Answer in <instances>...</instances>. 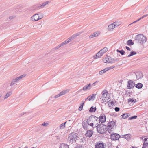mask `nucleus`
I'll use <instances>...</instances> for the list:
<instances>
[{
	"label": "nucleus",
	"mask_w": 148,
	"mask_h": 148,
	"mask_svg": "<svg viewBox=\"0 0 148 148\" xmlns=\"http://www.w3.org/2000/svg\"><path fill=\"white\" fill-rule=\"evenodd\" d=\"M135 41L136 42L143 45L147 41V37L142 34H139L136 35L134 38Z\"/></svg>",
	"instance_id": "nucleus-1"
},
{
	"label": "nucleus",
	"mask_w": 148,
	"mask_h": 148,
	"mask_svg": "<svg viewBox=\"0 0 148 148\" xmlns=\"http://www.w3.org/2000/svg\"><path fill=\"white\" fill-rule=\"evenodd\" d=\"M96 125H97L94 126V127H96L97 132L100 134H103L106 132L107 128L106 125L98 123H97Z\"/></svg>",
	"instance_id": "nucleus-2"
},
{
	"label": "nucleus",
	"mask_w": 148,
	"mask_h": 148,
	"mask_svg": "<svg viewBox=\"0 0 148 148\" xmlns=\"http://www.w3.org/2000/svg\"><path fill=\"white\" fill-rule=\"evenodd\" d=\"M78 134L76 133L73 132L69 134L68 140L70 143H72L76 142V140L79 139Z\"/></svg>",
	"instance_id": "nucleus-3"
},
{
	"label": "nucleus",
	"mask_w": 148,
	"mask_h": 148,
	"mask_svg": "<svg viewBox=\"0 0 148 148\" xmlns=\"http://www.w3.org/2000/svg\"><path fill=\"white\" fill-rule=\"evenodd\" d=\"M119 59L118 58H112L110 56H108L105 58L103 61L105 63H113L119 61Z\"/></svg>",
	"instance_id": "nucleus-4"
},
{
	"label": "nucleus",
	"mask_w": 148,
	"mask_h": 148,
	"mask_svg": "<svg viewBox=\"0 0 148 148\" xmlns=\"http://www.w3.org/2000/svg\"><path fill=\"white\" fill-rule=\"evenodd\" d=\"M120 137L119 134L116 133H113L110 135V138L112 140H118Z\"/></svg>",
	"instance_id": "nucleus-5"
},
{
	"label": "nucleus",
	"mask_w": 148,
	"mask_h": 148,
	"mask_svg": "<svg viewBox=\"0 0 148 148\" xmlns=\"http://www.w3.org/2000/svg\"><path fill=\"white\" fill-rule=\"evenodd\" d=\"M135 86V83L133 81L130 80L128 81V83L127 85L128 89H130L133 88Z\"/></svg>",
	"instance_id": "nucleus-6"
},
{
	"label": "nucleus",
	"mask_w": 148,
	"mask_h": 148,
	"mask_svg": "<svg viewBox=\"0 0 148 148\" xmlns=\"http://www.w3.org/2000/svg\"><path fill=\"white\" fill-rule=\"evenodd\" d=\"M82 32H80L78 33H77L75 34H74L71 36V37H70L68 39L70 42V41L73 40L75 38H76L77 36L81 34L82 33Z\"/></svg>",
	"instance_id": "nucleus-7"
},
{
	"label": "nucleus",
	"mask_w": 148,
	"mask_h": 148,
	"mask_svg": "<svg viewBox=\"0 0 148 148\" xmlns=\"http://www.w3.org/2000/svg\"><path fill=\"white\" fill-rule=\"evenodd\" d=\"M99 123H100V122L103 123L106 122V117L104 114H101L99 118Z\"/></svg>",
	"instance_id": "nucleus-8"
},
{
	"label": "nucleus",
	"mask_w": 148,
	"mask_h": 148,
	"mask_svg": "<svg viewBox=\"0 0 148 148\" xmlns=\"http://www.w3.org/2000/svg\"><path fill=\"white\" fill-rule=\"evenodd\" d=\"M93 134V131L91 130H88L86 131L85 136L86 137L90 138L92 137Z\"/></svg>",
	"instance_id": "nucleus-9"
},
{
	"label": "nucleus",
	"mask_w": 148,
	"mask_h": 148,
	"mask_svg": "<svg viewBox=\"0 0 148 148\" xmlns=\"http://www.w3.org/2000/svg\"><path fill=\"white\" fill-rule=\"evenodd\" d=\"M96 118L95 116L92 115L87 119V122L88 123H89L90 122H93V121H95V119Z\"/></svg>",
	"instance_id": "nucleus-10"
},
{
	"label": "nucleus",
	"mask_w": 148,
	"mask_h": 148,
	"mask_svg": "<svg viewBox=\"0 0 148 148\" xmlns=\"http://www.w3.org/2000/svg\"><path fill=\"white\" fill-rule=\"evenodd\" d=\"M116 23L115 22L109 25L108 26V29L109 30L112 31L115 27H116L117 26L116 25Z\"/></svg>",
	"instance_id": "nucleus-11"
},
{
	"label": "nucleus",
	"mask_w": 148,
	"mask_h": 148,
	"mask_svg": "<svg viewBox=\"0 0 148 148\" xmlns=\"http://www.w3.org/2000/svg\"><path fill=\"white\" fill-rule=\"evenodd\" d=\"M95 148H105L104 144L103 142H98L95 145Z\"/></svg>",
	"instance_id": "nucleus-12"
},
{
	"label": "nucleus",
	"mask_w": 148,
	"mask_h": 148,
	"mask_svg": "<svg viewBox=\"0 0 148 148\" xmlns=\"http://www.w3.org/2000/svg\"><path fill=\"white\" fill-rule=\"evenodd\" d=\"M92 85L90 83L85 85L83 88L82 90L84 91H87L90 90L91 88Z\"/></svg>",
	"instance_id": "nucleus-13"
},
{
	"label": "nucleus",
	"mask_w": 148,
	"mask_h": 148,
	"mask_svg": "<svg viewBox=\"0 0 148 148\" xmlns=\"http://www.w3.org/2000/svg\"><path fill=\"white\" fill-rule=\"evenodd\" d=\"M100 34V33L99 32H96L92 34L91 35H90L89 37V38H91L94 37H97L99 36Z\"/></svg>",
	"instance_id": "nucleus-14"
},
{
	"label": "nucleus",
	"mask_w": 148,
	"mask_h": 148,
	"mask_svg": "<svg viewBox=\"0 0 148 148\" xmlns=\"http://www.w3.org/2000/svg\"><path fill=\"white\" fill-rule=\"evenodd\" d=\"M67 92V90H63L61 92H60L58 94L56 95L54 97L55 98H58L59 97H60V96L65 94Z\"/></svg>",
	"instance_id": "nucleus-15"
},
{
	"label": "nucleus",
	"mask_w": 148,
	"mask_h": 148,
	"mask_svg": "<svg viewBox=\"0 0 148 148\" xmlns=\"http://www.w3.org/2000/svg\"><path fill=\"white\" fill-rule=\"evenodd\" d=\"M31 19L33 21H37L39 20V18L38 17V15L37 13L34 14L31 17Z\"/></svg>",
	"instance_id": "nucleus-16"
},
{
	"label": "nucleus",
	"mask_w": 148,
	"mask_h": 148,
	"mask_svg": "<svg viewBox=\"0 0 148 148\" xmlns=\"http://www.w3.org/2000/svg\"><path fill=\"white\" fill-rule=\"evenodd\" d=\"M136 75L138 79L141 78L143 77V74L141 72L138 71L136 72Z\"/></svg>",
	"instance_id": "nucleus-17"
},
{
	"label": "nucleus",
	"mask_w": 148,
	"mask_h": 148,
	"mask_svg": "<svg viewBox=\"0 0 148 148\" xmlns=\"http://www.w3.org/2000/svg\"><path fill=\"white\" fill-rule=\"evenodd\" d=\"M49 3V2L48 1H47L43 3L41 5H40L38 6L37 7V8L38 9H41L43 8L45 6L47 5Z\"/></svg>",
	"instance_id": "nucleus-18"
},
{
	"label": "nucleus",
	"mask_w": 148,
	"mask_h": 148,
	"mask_svg": "<svg viewBox=\"0 0 148 148\" xmlns=\"http://www.w3.org/2000/svg\"><path fill=\"white\" fill-rule=\"evenodd\" d=\"M59 148H69V147L66 144L62 143L60 144Z\"/></svg>",
	"instance_id": "nucleus-19"
},
{
	"label": "nucleus",
	"mask_w": 148,
	"mask_h": 148,
	"mask_svg": "<svg viewBox=\"0 0 148 148\" xmlns=\"http://www.w3.org/2000/svg\"><path fill=\"white\" fill-rule=\"evenodd\" d=\"M108 91L106 89H104L102 92V97L103 98H106Z\"/></svg>",
	"instance_id": "nucleus-20"
},
{
	"label": "nucleus",
	"mask_w": 148,
	"mask_h": 148,
	"mask_svg": "<svg viewBox=\"0 0 148 148\" xmlns=\"http://www.w3.org/2000/svg\"><path fill=\"white\" fill-rule=\"evenodd\" d=\"M26 76L25 74H23L22 75H20V76L14 79L17 82L20 79L22 78H23L25 77Z\"/></svg>",
	"instance_id": "nucleus-21"
},
{
	"label": "nucleus",
	"mask_w": 148,
	"mask_h": 148,
	"mask_svg": "<svg viewBox=\"0 0 148 148\" xmlns=\"http://www.w3.org/2000/svg\"><path fill=\"white\" fill-rule=\"evenodd\" d=\"M102 55V53L99 51L96 54V56L94 57V58L96 59L100 58Z\"/></svg>",
	"instance_id": "nucleus-22"
},
{
	"label": "nucleus",
	"mask_w": 148,
	"mask_h": 148,
	"mask_svg": "<svg viewBox=\"0 0 148 148\" xmlns=\"http://www.w3.org/2000/svg\"><path fill=\"white\" fill-rule=\"evenodd\" d=\"M124 138L127 140H129L131 138V135L130 134H127L124 135Z\"/></svg>",
	"instance_id": "nucleus-23"
},
{
	"label": "nucleus",
	"mask_w": 148,
	"mask_h": 148,
	"mask_svg": "<svg viewBox=\"0 0 148 148\" xmlns=\"http://www.w3.org/2000/svg\"><path fill=\"white\" fill-rule=\"evenodd\" d=\"M143 86V84L140 83H138L137 84H136V85L135 84V86L136 88L138 89H141L142 88V87Z\"/></svg>",
	"instance_id": "nucleus-24"
},
{
	"label": "nucleus",
	"mask_w": 148,
	"mask_h": 148,
	"mask_svg": "<svg viewBox=\"0 0 148 148\" xmlns=\"http://www.w3.org/2000/svg\"><path fill=\"white\" fill-rule=\"evenodd\" d=\"M83 127L84 129L86 130H87L88 129V123H86L85 122H84L82 123Z\"/></svg>",
	"instance_id": "nucleus-25"
},
{
	"label": "nucleus",
	"mask_w": 148,
	"mask_h": 148,
	"mask_svg": "<svg viewBox=\"0 0 148 148\" xmlns=\"http://www.w3.org/2000/svg\"><path fill=\"white\" fill-rule=\"evenodd\" d=\"M12 91H9L7 92L6 95L4 97V99H7L12 94Z\"/></svg>",
	"instance_id": "nucleus-26"
},
{
	"label": "nucleus",
	"mask_w": 148,
	"mask_h": 148,
	"mask_svg": "<svg viewBox=\"0 0 148 148\" xmlns=\"http://www.w3.org/2000/svg\"><path fill=\"white\" fill-rule=\"evenodd\" d=\"M130 116V114L129 113H125L121 115L122 118L123 119H125L127 118V117Z\"/></svg>",
	"instance_id": "nucleus-27"
},
{
	"label": "nucleus",
	"mask_w": 148,
	"mask_h": 148,
	"mask_svg": "<svg viewBox=\"0 0 148 148\" xmlns=\"http://www.w3.org/2000/svg\"><path fill=\"white\" fill-rule=\"evenodd\" d=\"M108 51V48L106 47H104L102 49L100 50V51L102 53L103 55L105 52Z\"/></svg>",
	"instance_id": "nucleus-28"
},
{
	"label": "nucleus",
	"mask_w": 148,
	"mask_h": 148,
	"mask_svg": "<svg viewBox=\"0 0 148 148\" xmlns=\"http://www.w3.org/2000/svg\"><path fill=\"white\" fill-rule=\"evenodd\" d=\"M127 44L128 45L132 46L134 45V43L131 39H130L127 42Z\"/></svg>",
	"instance_id": "nucleus-29"
},
{
	"label": "nucleus",
	"mask_w": 148,
	"mask_h": 148,
	"mask_svg": "<svg viewBox=\"0 0 148 148\" xmlns=\"http://www.w3.org/2000/svg\"><path fill=\"white\" fill-rule=\"evenodd\" d=\"M96 110V107H93V106H92L90 107L89 110L90 112H95Z\"/></svg>",
	"instance_id": "nucleus-30"
},
{
	"label": "nucleus",
	"mask_w": 148,
	"mask_h": 148,
	"mask_svg": "<svg viewBox=\"0 0 148 148\" xmlns=\"http://www.w3.org/2000/svg\"><path fill=\"white\" fill-rule=\"evenodd\" d=\"M37 14H38V17L39 18V20L42 19L44 16L43 14L40 12L37 13Z\"/></svg>",
	"instance_id": "nucleus-31"
},
{
	"label": "nucleus",
	"mask_w": 148,
	"mask_h": 148,
	"mask_svg": "<svg viewBox=\"0 0 148 148\" xmlns=\"http://www.w3.org/2000/svg\"><path fill=\"white\" fill-rule=\"evenodd\" d=\"M67 123V121L62 123L60 125V129H63L65 127V124Z\"/></svg>",
	"instance_id": "nucleus-32"
},
{
	"label": "nucleus",
	"mask_w": 148,
	"mask_h": 148,
	"mask_svg": "<svg viewBox=\"0 0 148 148\" xmlns=\"http://www.w3.org/2000/svg\"><path fill=\"white\" fill-rule=\"evenodd\" d=\"M107 71L106 68L103 70L100 71H99V73L100 75H101Z\"/></svg>",
	"instance_id": "nucleus-33"
},
{
	"label": "nucleus",
	"mask_w": 148,
	"mask_h": 148,
	"mask_svg": "<svg viewBox=\"0 0 148 148\" xmlns=\"http://www.w3.org/2000/svg\"><path fill=\"white\" fill-rule=\"evenodd\" d=\"M96 94H92V95H90L88 96V100L89 101H90L92 99L95 98V96H96Z\"/></svg>",
	"instance_id": "nucleus-34"
},
{
	"label": "nucleus",
	"mask_w": 148,
	"mask_h": 148,
	"mask_svg": "<svg viewBox=\"0 0 148 148\" xmlns=\"http://www.w3.org/2000/svg\"><path fill=\"white\" fill-rule=\"evenodd\" d=\"M83 103L80 104V106L78 108V110L79 111H81L82 110L83 106L85 103V102L83 101Z\"/></svg>",
	"instance_id": "nucleus-35"
},
{
	"label": "nucleus",
	"mask_w": 148,
	"mask_h": 148,
	"mask_svg": "<svg viewBox=\"0 0 148 148\" xmlns=\"http://www.w3.org/2000/svg\"><path fill=\"white\" fill-rule=\"evenodd\" d=\"M136 53L135 51H133L130 52V53L128 55L127 57H130L133 55H136Z\"/></svg>",
	"instance_id": "nucleus-36"
},
{
	"label": "nucleus",
	"mask_w": 148,
	"mask_h": 148,
	"mask_svg": "<svg viewBox=\"0 0 148 148\" xmlns=\"http://www.w3.org/2000/svg\"><path fill=\"white\" fill-rule=\"evenodd\" d=\"M17 83V82L14 79H13L11 82L10 86H12L14 84Z\"/></svg>",
	"instance_id": "nucleus-37"
},
{
	"label": "nucleus",
	"mask_w": 148,
	"mask_h": 148,
	"mask_svg": "<svg viewBox=\"0 0 148 148\" xmlns=\"http://www.w3.org/2000/svg\"><path fill=\"white\" fill-rule=\"evenodd\" d=\"M110 122L112 125V128H113L114 126L115 127H116V123L114 121H112Z\"/></svg>",
	"instance_id": "nucleus-38"
},
{
	"label": "nucleus",
	"mask_w": 148,
	"mask_h": 148,
	"mask_svg": "<svg viewBox=\"0 0 148 148\" xmlns=\"http://www.w3.org/2000/svg\"><path fill=\"white\" fill-rule=\"evenodd\" d=\"M128 101L129 103L131 102L132 103L134 102L135 103L136 102V99H132L131 98H129L128 99Z\"/></svg>",
	"instance_id": "nucleus-39"
},
{
	"label": "nucleus",
	"mask_w": 148,
	"mask_h": 148,
	"mask_svg": "<svg viewBox=\"0 0 148 148\" xmlns=\"http://www.w3.org/2000/svg\"><path fill=\"white\" fill-rule=\"evenodd\" d=\"M137 116L136 115H135L133 116H132L131 117L129 118L128 119L129 120H132L134 119H136L137 118Z\"/></svg>",
	"instance_id": "nucleus-40"
},
{
	"label": "nucleus",
	"mask_w": 148,
	"mask_h": 148,
	"mask_svg": "<svg viewBox=\"0 0 148 148\" xmlns=\"http://www.w3.org/2000/svg\"><path fill=\"white\" fill-rule=\"evenodd\" d=\"M142 148H148V143L143 144Z\"/></svg>",
	"instance_id": "nucleus-41"
},
{
	"label": "nucleus",
	"mask_w": 148,
	"mask_h": 148,
	"mask_svg": "<svg viewBox=\"0 0 148 148\" xmlns=\"http://www.w3.org/2000/svg\"><path fill=\"white\" fill-rule=\"evenodd\" d=\"M115 67V66H110L106 68L107 71H108L109 70L111 69H113Z\"/></svg>",
	"instance_id": "nucleus-42"
},
{
	"label": "nucleus",
	"mask_w": 148,
	"mask_h": 148,
	"mask_svg": "<svg viewBox=\"0 0 148 148\" xmlns=\"http://www.w3.org/2000/svg\"><path fill=\"white\" fill-rule=\"evenodd\" d=\"M120 53L122 55H124L125 53V51L123 50H120Z\"/></svg>",
	"instance_id": "nucleus-43"
},
{
	"label": "nucleus",
	"mask_w": 148,
	"mask_h": 148,
	"mask_svg": "<svg viewBox=\"0 0 148 148\" xmlns=\"http://www.w3.org/2000/svg\"><path fill=\"white\" fill-rule=\"evenodd\" d=\"M49 125V123L46 122H44L41 125L43 126H47Z\"/></svg>",
	"instance_id": "nucleus-44"
},
{
	"label": "nucleus",
	"mask_w": 148,
	"mask_h": 148,
	"mask_svg": "<svg viewBox=\"0 0 148 148\" xmlns=\"http://www.w3.org/2000/svg\"><path fill=\"white\" fill-rule=\"evenodd\" d=\"M88 126L90 125L91 126H92L93 128H94L95 127H94V126H93L94 124H93V122H91V123H88Z\"/></svg>",
	"instance_id": "nucleus-45"
},
{
	"label": "nucleus",
	"mask_w": 148,
	"mask_h": 148,
	"mask_svg": "<svg viewBox=\"0 0 148 148\" xmlns=\"http://www.w3.org/2000/svg\"><path fill=\"white\" fill-rule=\"evenodd\" d=\"M148 138H145L143 140L144 141L143 144H145V143H148Z\"/></svg>",
	"instance_id": "nucleus-46"
},
{
	"label": "nucleus",
	"mask_w": 148,
	"mask_h": 148,
	"mask_svg": "<svg viewBox=\"0 0 148 148\" xmlns=\"http://www.w3.org/2000/svg\"><path fill=\"white\" fill-rule=\"evenodd\" d=\"M114 110L116 112H117L119 111L120 108L118 107H116L114 108Z\"/></svg>",
	"instance_id": "nucleus-47"
},
{
	"label": "nucleus",
	"mask_w": 148,
	"mask_h": 148,
	"mask_svg": "<svg viewBox=\"0 0 148 148\" xmlns=\"http://www.w3.org/2000/svg\"><path fill=\"white\" fill-rule=\"evenodd\" d=\"M110 122H109L108 124V126L109 128H112V125Z\"/></svg>",
	"instance_id": "nucleus-48"
},
{
	"label": "nucleus",
	"mask_w": 148,
	"mask_h": 148,
	"mask_svg": "<svg viewBox=\"0 0 148 148\" xmlns=\"http://www.w3.org/2000/svg\"><path fill=\"white\" fill-rule=\"evenodd\" d=\"M64 44L65 45L66 44L69 42L70 41H69L68 39H67L65 41H64Z\"/></svg>",
	"instance_id": "nucleus-49"
},
{
	"label": "nucleus",
	"mask_w": 148,
	"mask_h": 148,
	"mask_svg": "<svg viewBox=\"0 0 148 148\" xmlns=\"http://www.w3.org/2000/svg\"><path fill=\"white\" fill-rule=\"evenodd\" d=\"M107 130L108 131V132L109 133H111L112 132V130L111 129H108Z\"/></svg>",
	"instance_id": "nucleus-50"
},
{
	"label": "nucleus",
	"mask_w": 148,
	"mask_h": 148,
	"mask_svg": "<svg viewBox=\"0 0 148 148\" xmlns=\"http://www.w3.org/2000/svg\"><path fill=\"white\" fill-rule=\"evenodd\" d=\"M148 16V15L147 14L144 15L142 17H141L140 18V20H141V19H143V18L147 17Z\"/></svg>",
	"instance_id": "nucleus-51"
},
{
	"label": "nucleus",
	"mask_w": 148,
	"mask_h": 148,
	"mask_svg": "<svg viewBox=\"0 0 148 148\" xmlns=\"http://www.w3.org/2000/svg\"><path fill=\"white\" fill-rule=\"evenodd\" d=\"M140 20V18H139V19H138L137 20L134 21V22H133V23H132L130 24L129 25H131L132 24H133V23H136L138 21H139Z\"/></svg>",
	"instance_id": "nucleus-52"
},
{
	"label": "nucleus",
	"mask_w": 148,
	"mask_h": 148,
	"mask_svg": "<svg viewBox=\"0 0 148 148\" xmlns=\"http://www.w3.org/2000/svg\"><path fill=\"white\" fill-rule=\"evenodd\" d=\"M98 82L99 81H97L96 82H95L94 83H93L92 85L94 86L96 84H97L98 83Z\"/></svg>",
	"instance_id": "nucleus-53"
},
{
	"label": "nucleus",
	"mask_w": 148,
	"mask_h": 148,
	"mask_svg": "<svg viewBox=\"0 0 148 148\" xmlns=\"http://www.w3.org/2000/svg\"><path fill=\"white\" fill-rule=\"evenodd\" d=\"M42 27V26L40 24H38L37 25V28L40 29Z\"/></svg>",
	"instance_id": "nucleus-54"
},
{
	"label": "nucleus",
	"mask_w": 148,
	"mask_h": 148,
	"mask_svg": "<svg viewBox=\"0 0 148 148\" xmlns=\"http://www.w3.org/2000/svg\"><path fill=\"white\" fill-rule=\"evenodd\" d=\"M75 148H82V145H77Z\"/></svg>",
	"instance_id": "nucleus-55"
},
{
	"label": "nucleus",
	"mask_w": 148,
	"mask_h": 148,
	"mask_svg": "<svg viewBox=\"0 0 148 148\" xmlns=\"http://www.w3.org/2000/svg\"><path fill=\"white\" fill-rule=\"evenodd\" d=\"M15 17V16H11L9 17V18L11 20L13 18H14Z\"/></svg>",
	"instance_id": "nucleus-56"
},
{
	"label": "nucleus",
	"mask_w": 148,
	"mask_h": 148,
	"mask_svg": "<svg viewBox=\"0 0 148 148\" xmlns=\"http://www.w3.org/2000/svg\"><path fill=\"white\" fill-rule=\"evenodd\" d=\"M126 49L127 50H128V51H130L131 50V49L129 47H127V46H126L125 47Z\"/></svg>",
	"instance_id": "nucleus-57"
},
{
	"label": "nucleus",
	"mask_w": 148,
	"mask_h": 148,
	"mask_svg": "<svg viewBox=\"0 0 148 148\" xmlns=\"http://www.w3.org/2000/svg\"><path fill=\"white\" fill-rule=\"evenodd\" d=\"M26 113V112H23L22 113H21L20 114H19V116H21L23 115H24V114H25Z\"/></svg>",
	"instance_id": "nucleus-58"
},
{
	"label": "nucleus",
	"mask_w": 148,
	"mask_h": 148,
	"mask_svg": "<svg viewBox=\"0 0 148 148\" xmlns=\"http://www.w3.org/2000/svg\"><path fill=\"white\" fill-rule=\"evenodd\" d=\"M61 46H60V44L57 47H56L55 48V49H57L58 48H59L60 47H61Z\"/></svg>",
	"instance_id": "nucleus-59"
},
{
	"label": "nucleus",
	"mask_w": 148,
	"mask_h": 148,
	"mask_svg": "<svg viewBox=\"0 0 148 148\" xmlns=\"http://www.w3.org/2000/svg\"><path fill=\"white\" fill-rule=\"evenodd\" d=\"M109 103L112 106H113V105L114 104V101H112L110 102Z\"/></svg>",
	"instance_id": "nucleus-60"
},
{
	"label": "nucleus",
	"mask_w": 148,
	"mask_h": 148,
	"mask_svg": "<svg viewBox=\"0 0 148 148\" xmlns=\"http://www.w3.org/2000/svg\"><path fill=\"white\" fill-rule=\"evenodd\" d=\"M65 45L64 44V42H62V43L60 44V46H61V47Z\"/></svg>",
	"instance_id": "nucleus-61"
},
{
	"label": "nucleus",
	"mask_w": 148,
	"mask_h": 148,
	"mask_svg": "<svg viewBox=\"0 0 148 148\" xmlns=\"http://www.w3.org/2000/svg\"><path fill=\"white\" fill-rule=\"evenodd\" d=\"M109 99V98H108V99H107L105 101V102L109 103L110 101V100Z\"/></svg>",
	"instance_id": "nucleus-62"
},
{
	"label": "nucleus",
	"mask_w": 148,
	"mask_h": 148,
	"mask_svg": "<svg viewBox=\"0 0 148 148\" xmlns=\"http://www.w3.org/2000/svg\"><path fill=\"white\" fill-rule=\"evenodd\" d=\"M96 118L95 119V120L96 121H99V120L98 119H99V118L98 117H96Z\"/></svg>",
	"instance_id": "nucleus-63"
},
{
	"label": "nucleus",
	"mask_w": 148,
	"mask_h": 148,
	"mask_svg": "<svg viewBox=\"0 0 148 148\" xmlns=\"http://www.w3.org/2000/svg\"><path fill=\"white\" fill-rule=\"evenodd\" d=\"M108 106L109 107H111L112 106L110 103H108Z\"/></svg>",
	"instance_id": "nucleus-64"
}]
</instances>
